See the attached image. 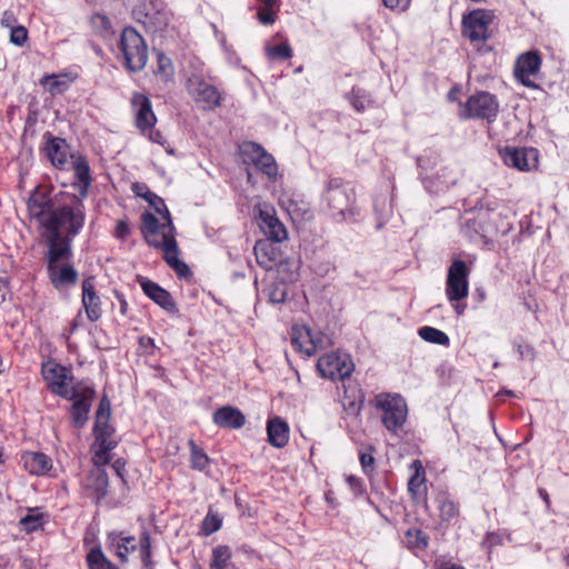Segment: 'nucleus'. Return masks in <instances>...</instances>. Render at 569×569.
<instances>
[{
    "label": "nucleus",
    "instance_id": "obj_1",
    "mask_svg": "<svg viewBox=\"0 0 569 569\" xmlns=\"http://www.w3.org/2000/svg\"><path fill=\"white\" fill-rule=\"evenodd\" d=\"M142 233L148 244L162 251L166 262L180 276L189 273L188 266L178 258V243L169 210L161 219L152 213L142 216Z\"/></svg>",
    "mask_w": 569,
    "mask_h": 569
},
{
    "label": "nucleus",
    "instance_id": "obj_2",
    "mask_svg": "<svg viewBox=\"0 0 569 569\" xmlns=\"http://www.w3.org/2000/svg\"><path fill=\"white\" fill-rule=\"evenodd\" d=\"M322 199L336 221L351 222L360 216L353 188L339 179L329 181Z\"/></svg>",
    "mask_w": 569,
    "mask_h": 569
},
{
    "label": "nucleus",
    "instance_id": "obj_3",
    "mask_svg": "<svg viewBox=\"0 0 569 569\" xmlns=\"http://www.w3.org/2000/svg\"><path fill=\"white\" fill-rule=\"evenodd\" d=\"M81 197L72 196L70 201L53 210L46 219V229L52 232L66 231L74 237L82 229L86 220L84 207Z\"/></svg>",
    "mask_w": 569,
    "mask_h": 569
},
{
    "label": "nucleus",
    "instance_id": "obj_4",
    "mask_svg": "<svg viewBox=\"0 0 569 569\" xmlns=\"http://www.w3.org/2000/svg\"><path fill=\"white\" fill-rule=\"evenodd\" d=\"M470 270L466 262L456 259L448 269L445 293L458 316L465 312L466 305L461 303L469 295Z\"/></svg>",
    "mask_w": 569,
    "mask_h": 569
},
{
    "label": "nucleus",
    "instance_id": "obj_5",
    "mask_svg": "<svg viewBox=\"0 0 569 569\" xmlns=\"http://www.w3.org/2000/svg\"><path fill=\"white\" fill-rule=\"evenodd\" d=\"M375 406L382 412V425L386 429L397 435L405 426L408 418V406L399 393L382 392L376 396Z\"/></svg>",
    "mask_w": 569,
    "mask_h": 569
},
{
    "label": "nucleus",
    "instance_id": "obj_6",
    "mask_svg": "<svg viewBox=\"0 0 569 569\" xmlns=\"http://www.w3.org/2000/svg\"><path fill=\"white\" fill-rule=\"evenodd\" d=\"M41 375L48 388L62 398L71 399L82 390L83 382L73 383L70 371L53 360L42 363Z\"/></svg>",
    "mask_w": 569,
    "mask_h": 569
},
{
    "label": "nucleus",
    "instance_id": "obj_7",
    "mask_svg": "<svg viewBox=\"0 0 569 569\" xmlns=\"http://www.w3.org/2000/svg\"><path fill=\"white\" fill-rule=\"evenodd\" d=\"M134 123L140 132L150 141L166 147V139L159 130L154 129L157 117L152 110L150 99L142 93H134L131 98Z\"/></svg>",
    "mask_w": 569,
    "mask_h": 569
},
{
    "label": "nucleus",
    "instance_id": "obj_8",
    "mask_svg": "<svg viewBox=\"0 0 569 569\" xmlns=\"http://www.w3.org/2000/svg\"><path fill=\"white\" fill-rule=\"evenodd\" d=\"M120 50L128 69L139 71L146 66L148 49L143 38L133 28H126L122 31Z\"/></svg>",
    "mask_w": 569,
    "mask_h": 569
},
{
    "label": "nucleus",
    "instance_id": "obj_9",
    "mask_svg": "<svg viewBox=\"0 0 569 569\" xmlns=\"http://www.w3.org/2000/svg\"><path fill=\"white\" fill-rule=\"evenodd\" d=\"M498 111L499 102L496 96L487 91H479L467 99L460 111V117L463 119L477 118L491 121L496 119Z\"/></svg>",
    "mask_w": 569,
    "mask_h": 569
},
{
    "label": "nucleus",
    "instance_id": "obj_10",
    "mask_svg": "<svg viewBox=\"0 0 569 569\" xmlns=\"http://www.w3.org/2000/svg\"><path fill=\"white\" fill-rule=\"evenodd\" d=\"M258 216V224L268 240L282 242L287 240L288 232L283 223L278 219L276 209L268 202H259L254 207Z\"/></svg>",
    "mask_w": 569,
    "mask_h": 569
},
{
    "label": "nucleus",
    "instance_id": "obj_11",
    "mask_svg": "<svg viewBox=\"0 0 569 569\" xmlns=\"http://www.w3.org/2000/svg\"><path fill=\"white\" fill-rule=\"evenodd\" d=\"M493 20L491 11L476 9L462 18V34L471 42H485L489 38V26Z\"/></svg>",
    "mask_w": 569,
    "mask_h": 569
},
{
    "label": "nucleus",
    "instance_id": "obj_12",
    "mask_svg": "<svg viewBox=\"0 0 569 569\" xmlns=\"http://www.w3.org/2000/svg\"><path fill=\"white\" fill-rule=\"evenodd\" d=\"M318 371L331 380L348 378L353 371V362L346 353H328L318 359Z\"/></svg>",
    "mask_w": 569,
    "mask_h": 569
},
{
    "label": "nucleus",
    "instance_id": "obj_13",
    "mask_svg": "<svg viewBox=\"0 0 569 569\" xmlns=\"http://www.w3.org/2000/svg\"><path fill=\"white\" fill-rule=\"evenodd\" d=\"M240 151L246 161L251 162L258 170L269 179H276L278 176V164L274 158L264 151L259 144L248 141L240 146Z\"/></svg>",
    "mask_w": 569,
    "mask_h": 569
},
{
    "label": "nucleus",
    "instance_id": "obj_14",
    "mask_svg": "<svg viewBox=\"0 0 569 569\" xmlns=\"http://www.w3.org/2000/svg\"><path fill=\"white\" fill-rule=\"evenodd\" d=\"M541 57L538 51H527L521 53L515 63V78L525 87L537 88L535 82L540 72Z\"/></svg>",
    "mask_w": 569,
    "mask_h": 569
},
{
    "label": "nucleus",
    "instance_id": "obj_15",
    "mask_svg": "<svg viewBox=\"0 0 569 569\" xmlns=\"http://www.w3.org/2000/svg\"><path fill=\"white\" fill-rule=\"evenodd\" d=\"M506 166L519 171H530L538 167L539 153L535 148L507 147L500 151Z\"/></svg>",
    "mask_w": 569,
    "mask_h": 569
},
{
    "label": "nucleus",
    "instance_id": "obj_16",
    "mask_svg": "<svg viewBox=\"0 0 569 569\" xmlns=\"http://www.w3.org/2000/svg\"><path fill=\"white\" fill-rule=\"evenodd\" d=\"M188 91L203 109L212 110L220 106L221 94L218 89L199 77L189 78Z\"/></svg>",
    "mask_w": 569,
    "mask_h": 569
},
{
    "label": "nucleus",
    "instance_id": "obj_17",
    "mask_svg": "<svg viewBox=\"0 0 569 569\" xmlns=\"http://www.w3.org/2000/svg\"><path fill=\"white\" fill-rule=\"evenodd\" d=\"M47 269L50 282L58 291L68 289L78 280V272L68 263L51 262L48 263Z\"/></svg>",
    "mask_w": 569,
    "mask_h": 569
},
{
    "label": "nucleus",
    "instance_id": "obj_18",
    "mask_svg": "<svg viewBox=\"0 0 569 569\" xmlns=\"http://www.w3.org/2000/svg\"><path fill=\"white\" fill-rule=\"evenodd\" d=\"M94 391L86 383H82L81 392H78L73 398L71 415L76 428H81L88 420V413L91 407V399Z\"/></svg>",
    "mask_w": 569,
    "mask_h": 569
},
{
    "label": "nucleus",
    "instance_id": "obj_19",
    "mask_svg": "<svg viewBox=\"0 0 569 569\" xmlns=\"http://www.w3.org/2000/svg\"><path fill=\"white\" fill-rule=\"evenodd\" d=\"M46 154L51 163L59 169H66L70 161L76 157L64 139L52 138L44 148Z\"/></svg>",
    "mask_w": 569,
    "mask_h": 569
},
{
    "label": "nucleus",
    "instance_id": "obj_20",
    "mask_svg": "<svg viewBox=\"0 0 569 569\" xmlns=\"http://www.w3.org/2000/svg\"><path fill=\"white\" fill-rule=\"evenodd\" d=\"M291 343L300 353L307 357L312 356L320 346V341L313 337L311 330L306 326L299 325L292 327Z\"/></svg>",
    "mask_w": 569,
    "mask_h": 569
},
{
    "label": "nucleus",
    "instance_id": "obj_21",
    "mask_svg": "<svg viewBox=\"0 0 569 569\" xmlns=\"http://www.w3.org/2000/svg\"><path fill=\"white\" fill-rule=\"evenodd\" d=\"M107 546L120 560L126 561L128 555L137 549L138 541L133 536L111 532L108 535Z\"/></svg>",
    "mask_w": 569,
    "mask_h": 569
},
{
    "label": "nucleus",
    "instance_id": "obj_22",
    "mask_svg": "<svg viewBox=\"0 0 569 569\" xmlns=\"http://www.w3.org/2000/svg\"><path fill=\"white\" fill-rule=\"evenodd\" d=\"M213 422L220 428L239 429L246 423V417L239 409L224 406L214 411Z\"/></svg>",
    "mask_w": 569,
    "mask_h": 569
},
{
    "label": "nucleus",
    "instance_id": "obj_23",
    "mask_svg": "<svg viewBox=\"0 0 569 569\" xmlns=\"http://www.w3.org/2000/svg\"><path fill=\"white\" fill-rule=\"evenodd\" d=\"M257 263L266 270L277 266L280 252L269 240H259L253 247Z\"/></svg>",
    "mask_w": 569,
    "mask_h": 569
},
{
    "label": "nucleus",
    "instance_id": "obj_24",
    "mask_svg": "<svg viewBox=\"0 0 569 569\" xmlns=\"http://www.w3.org/2000/svg\"><path fill=\"white\" fill-rule=\"evenodd\" d=\"M82 306L90 321H97L101 317L100 299L97 296L90 279L82 282Z\"/></svg>",
    "mask_w": 569,
    "mask_h": 569
},
{
    "label": "nucleus",
    "instance_id": "obj_25",
    "mask_svg": "<svg viewBox=\"0 0 569 569\" xmlns=\"http://www.w3.org/2000/svg\"><path fill=\"white\" fill-rule=\"evenodd\" d=\"M74 171L76 183L79 197L84 198L91 184L90 167L86 158L76 156L70 163Z\"/></svg>",
    "mask_w": 569,
    "mask_h": 569
},
{
    "label": "nucleus",
    "instance_id": "obj_26",
    "mask_svg": "<svg viewBox=\"0 0 569 569\" xmlns=\"http://www.w3.org/2000/svg\"><path fill=\"white\" fill-rule=\"evenodd\" d=\"M21 460L24 469L34 476H44L52 468L51 459L42 452H24Z\"/></svg>",
    "mask_w": 569,
    "mask_h": 569
},
{
    "label": "nucleus",
    "instance_id": "obj_27",
    "mask_svg": "<svg viewBox=\"0 0 569 569\" xmlns=\"http://www.w3.org/2000/svg\"><path fill=\"white\" fill-rule=\"evenodd\" d=\"M108 485L107 473L98 468L90 472L86 482V490L88 496L98 502L106 497Z\"/></svg>",
    "mask_w": 569,
    "mask_h": 569
},
{
    "label": "nucleus",
    "instance_id": "obj_28",
    "mask_svg": "<svg viewBox=\"0 0 569 569\" xmlns=\"http://www.w3.org/2000/svg\"><path fill=\"white\" fill-rule=\"evenodd\" d=\"M268 441L274 448H283L289 441V426L280 417L268 420L267 423Z\"/></svg>",
    "mask_w": 569,
    "mask_h": 569
},
{
    "label": "nucleus",
    "instance_id": "obj_29",
    "mask_svg": "<svg viewBox=\"0 0 569 569\" xmlns=\"http://www.w3.org/2000/svg\"><path fill=\"white\" fill-rule=\"evenodd\" d=\"M28 211L30 216L39 221L46 228V219H49L51 210L48 197L42 192H34L28 200Z\"/></svg>",
    "mask_w": 569,
    "mask_h": 569
},
{
    "label": "nucleus",
    "instance_id": "obj_30",
    "mask_svg": "<svg viewBox=\"0 0 569 569\" xmlns=\"http://www.w3.org/2000/svg\"><path fill=\"white\" fill-rule=\"evenodd\" d=\"M140 286L143 292L153 300L157 305L162 307L166 310H172L174 308V303L167 290L161 288L153 281L142 279L140 281Z\"/></svg>",
    "mask_w": 569,
    "mask_h": 569
},
{
    "label": "nucleus",
    "instance_id": "obj_31",
    "mask_svg": "<svg viewBox=\"0 0 569 569\" xmlns=\"http://www.w3.org/2000/svg\"><path fill=\"white\" fill-rule=\"evenodd\" d=\"M110 419V402L103 398L100 401L99 408L96 413L94 421V436L96 439L112 438V428L109 426Z\"/></svg>",
    "mask_w": 569,
    "mask_h": 569
},
{
    "label": "nucleus",
    "instance_id": "obj_32",
    "mask_svg": "<svg viewBox=\"0 0 569 569\" xmlns=\"http://www.w3.org/2000/svg\"><path fill=\"white\" fill-rule=\"evenodd\" d=\"M412 475L408 481V491L417 499L426 492V472L420 460H413L410 465Z\"/></svg>",
    "mask_w": 569,
    "mask_h": 569
},
{
    "label": "nucleus",
    "instance_id": "obj_33",
    "mask_svg": "<svg viewBox=\"0 0 569 569\" xmlns=\"http://www.w3.org/2000/svg\"><path fill=\"white\" fill-rule=\"evenodd\" d=\"M458 178L459 172L456 168L443 167L436 173L435 180L429 181L430 184H428L427 188L438 192L455 186Z\"/></svg>",
    "mask_w": 569,
    "mask_h": 569
},
{
    "label": "nucleus",
    "instance_id": "obj_34",
    "mask_svg": "<svg viewBox=\"0 0 569 569\" xmlns=\"http://www.w3.org/2000/svg\"><path fill=\"white\" fill-rule=\"evenodd\" d=\"M117 442L112 438L96 439L92 450V461L96 466H104L109 463L111 457L110 452L116 447Z\"/></svg>",
    "mask_w": 569,
    "mask_h": 569
},
{
    "label": "nucleus",
    "instance_id": "obj_35",
    "mask_svg": "<svg viewBox=\"0 0 569 569\" xmlns=\"http://www.w3.org/2000/svg\"><path fill=\"white\" fill-rule=\"evenodd\" d=\"M296 279V270L290 271L287 277H281V281H272L264 289L268 299L271 303H281L287 297L286 281H293Z\"/></svg>",
    "mask_w": 569,
    "mask_h": 569
},
{
    "label": "nucleus",
    "instance_id": "obj_36",
    "mask_svg": "<svg viewBox=\"0 0 569 569\" xmlns=\"http://www.w3.org/2000/svg\"><path fill=\"white\" fill-rule=\"evenodd\" d=\"M70 254V246L60 239L59 234H54L50 239L48 263H62V260Z\"/></svg>",
    "mask_w": 569,
    "mask_h": 569
},
{
    "label": "nucleus",
    "instance_id": "obj_37",
    "mask_svg": "<svg viewBox=\"0 0 569 569\" xmlns=\"http://www.w3.org/2000/svg\"><path fill=\"white\" fill-rule=\"evenodd\" d=\"M40 83L51 94H59L69 88L71 83V78L68 74H49L44 76L41 79Z\"/></svg>",
    "mask_w": 569,
    "mask_h": 569
},
{
    "label": "nucleus",
    "instance_id": "obj_38",
    "mask_svg": "<svg viewBox=\"0 0 569 569\" xmlns=\"http://www.w3.org/2000/svg\"><path fill=\"white\" fill-rule=\"evenodd\" d=\"M279 204L292 218H295V217H297V218L298 217H303L306 213H308V207H307V204L303 201L293 200L287 193H282L279 197Z\"/></svg>",
    "mask_w": 569,
    "mask_h": 569
},
{
    "label": "nucleus",
    "instance_id": "obj_39",
    "mask_svg": "<svg viewBox=\"0 0 569 569\" xmlns=\"http://www.w3.org/2000/svg\"><path fill=\"white\" fill-rule=\"evenodd\" d=\"M418 335L421 339H423L427 342L440 345V346H448L449 345V337L441 330L436 329L433 327H421L418 330Z\"/></svg>",
    "mask_w": 569,
    "mask_h": 569
},
{
    "label": "nucleus",
    "instance_id": "obj_40",
    "mask_svg": "<svg viewBox=\"0 0 569 569\" xmlns=\"http://www.w3.org/2000/svg\"><path fill=\"white\" fill-rule=\"evenodd\" d=\"M190 447V462L191 467L196 470L202 471L209 463L208 456L200 449L193 440L189 441Z\"/></svg>",
    "mask_w": 569,
    "mask_h": 569
},
{
    "label": "nucleus",
    "instance_id": "obj_41",
    "mask_svg": "<svg viewBox=\"0 0 569 569\" xmlns=\"http://www.w3.org/2000/svg\"><path fill=\"white\" fill-rule=\"evenodd\" d=\"M405 543L409 549L423 550L428 541L426 535L419 529H409L405 535Z\"/></svg>",
    "mask_w": 569,
    "mask_h": 569
},
{
    "label": "nucleus",
    "instance_id": "obj_42",
    "mask_svg": "<svg viewBox=\"0 0 569 569\" xmlns=\"http://www.w3.org/2000/svg\"><path fill=\"white\" fill-rule=\"evenodd\" d=\"M231 558L230 548L227 546H219L212 551L211 568L213 569H227L229 560Z\"/></svg>",
    "mask_w": 569,
    "mask_h": 569
},
{
    "label": "nucleus",
    "instance_id": "obj_43",
    "mask_svg": "<svg viewBox=\"0 0 569 569\" xmlns=\"http://www.w3.org/2000/svg\"><path fill=\"white\" fill-rule=\"evenodd\" d=\"M174 72V68L172 61L164 53H158L157 56V67L156 74L160 77L163 81L169 80Z\"/></svg>",
    "mask_w": 569,
    "mask_h": 569
},
{
    "label": "nucleus",
    "instance_id": "obj_44",
    "mask_svg": "<svg viewBox=\"0 0 569 569\" xmlns=\"http://www.w3.org/2000/svg\"><path fill=\"white\" fill-rule=\"evenodd\" d=\"M87 561L90 569H112L111 562L100 548L92 549L87 556Z\"/></svg>",
    "mask_w": 569,
    "mask_h": 569
},
{
    "label": "nucleus",
    "instance_id": "obj_45",
    "mask_svg": "<svg viewBox=\"0 0 569 569\" xmlns=\"http://www.w3.org/2000/svg\"><path fill=\"white\" fill-rule=\"evenodd\" d=\"M266 54L271 60H287L291 58L292 50L288 43H281L278 46H267Z\"/></svg>",
    "mask_w": 569,
    "mask_h": 569
},
{
    "label": "nucleus",
    "instance_id": "obj_46",
    "mask_svg": "<svg viewBox=\"0 0 569 569\" xmlns=\"http://www.w3.org/2000/svg\"><path fill=\"white\" fill-rule=\"evenodd\" d=\"M222 525V518L217 515L212 513L211 511L208 512V515L204 517L202 525H201V532L204 536H210L218 531L221 528Z\"/></svg>",
    "mask_w": 569,
    "mask_h": 569
},
{
    "label": "nucleus",
    "instance_id": "obj_47",
    "mask_svg": "<svg viewBox=\"0 0 569 569\" xmlns=\"http://www.w3.org/2000/svg\"><path fill=\"white\" fill-rule=\"evenodd\" d=\"M440 518L445 522H451L458 517V508L451 500L443 499L439 505Z\"/></svg>",
    "mask_w": 569,
    "mask_h": 569
},
{
    "label": "nucleus",
    "instance_id": "obj_48",
    "mask_svg": "<svg viewBox=\"0 0 569 569\" xmlns=\"http://www.w3.org/2000/svg\"><path fill=\"white\" fill-rule=\"evenodd\" d=\"M349 100L357 111H363L368 102L366 93L360 89H352Z\"/></svg>",
    "mask_w": 569,
    "mask_h": 569
},
{
    "label": "nucleus",
    "instance_id": "obj_49",
    "mask_svg": "<svg viewBox=\"0 0 569 569\" xmlns=\"http://www.w3.org/2000/svg\"><path fill=\"white\" fill-rule=\"evenodd\" d=\"M138 194L142 196L151 206H153L154 209L157 210V212L161 214V217L163 216L166 210H168L163 200L160 197H158L156 193H153L151 191H147L144 194H142L140 192H138Z\"/></svg>",
    "mask_w": 569,
    "mask_h": 569
},
{
    "label": "nucleus",
    "instance_id": "obj_50",
    "mask_svg": "<svg viewBox=\"0 0 569 569\" xmlns=\"http://www.w3.org/2000/svg\"><path fill=\"white\" fill-rule=\"evenodd\" d=\"M10 30V41L16 46H23L28 39L27 29L22 26H16Z\"/></svg>",
    "mask_w": 569,
    "mask_h": 569
},
{
    "label": "nucleus",
    "instance_id": "obj_51",
    "mask_svg": "<svg viewBox=\"0 0 569 569\" xmlns=\"http://www.w3.org/2000/svg\"><path fill=\"white\" fill-rule=\"evenodd\" d=\"M41 518L39 515H28L20 520L23 530L31 532L41 526Z\"/></svg>",
    "mask_w": 569,
    "mask_h": 569
},
{
    "label": "nucleus",
    "instance_id": "obj_52",
    "mask_svg": "<svg viewBox=\"0 0 569 569\" xmlns=\"http://www.w3.org/2000/svg\"><path fill=\"white\" fill-rule=\"evenodd\" d=\"M91 24L98 31H107L110 29L111 23L107 16L102 13H96L91 17Z\"/></svg>",
    "mask_w": 569,
    "mask_h": 569
},
{
    "label": "nucleus",
    "instance_id": "obj_53",
    "mask_svg": "<svg viewBox=\"0 0 569 569\" xmlns=\"http://www.w3.org/2000/svg\"><path fill=\"white\" fill-rule=\"evenodd\" d=\"M139 545H140L141 558L143 560V562L146 565H148V561L151 556V542H150V537L147 532H143L142 537L139 540Z\"/></svg>",
    "mask_w": 569,
    "mask_h": 569
},
{
    "label": "nucleus",
    "instance_id": "obj_54",
    "mask_svg": "<svg viewBox=\"0 0 569 569\" xmlns=\"http://www.w3.org/2000/svg\"><path fill=\"white\" fill-rule=\"evenodd\" d=\"M372 447L368 449V451L360 452V463L366 473H369L373 470L375 458L372 456Z\"/></svg>",
    "mask_w": 569,
    "mask_h": 569
},
{
    "label": "nucleus",
    "instance_id": "obj_55",
    "mask_svg": "<svg viewBox=\"0 0 569 569\" xmlns=\"http://www.w3.org/2000/svg\"><path fill=\"white\" fill-rule=\"evenodd\" d=\"M277 10L261 7L258 11V19L262 24H271L276 21Z\"/></svg>",
    "mask_w": 569,
    "mask_h": 569
},
{
    "label": "nucleus",
    "instance_id": "obj_56",
    "mask_svg": "<svg viewBox=\"0 0 569 569\" xmlns=\"http://www.w3.org/2000/svg\"><path fill=\"white\" fill-rule=\"evenodd\" d=\"M382 1H383V4L387 8H389L390 10L399 11V12L406 11L409 8L410 2H411V0H382Z\"/></svg>",
    "mask_w": 569,
    "mask_h": 569
},
{
    "label": "nucleus",
    "instance_id": "obj_57",
    "mask_svg": "<svg viewBox=\"0 0 569 569\" xmlns=\"http://www.w3.org/2000/svg\"><path fill=\"white\" fill-rule=\"evenodd\" d=\"M500 543H501V537L493 532L487 533V536L485 537V539L482 541V546L488 549H491L493 546H497Z\"/></svg>",
    "mask_w": 569,
    "mask_h": 569
},
{
    "label": "nucleus",
    "instance_id": "obj_58",
    "mask_svg": "<svg viewBox=\"0 0 569 569\" xmlns=\"http://www.w3.org/2000/svg\"><path fill=\"white\" fill-rule=\"evenodd\" d=\"M16 22H17V19H16V16L13 12L4 11L2 13V17H1V26L2 27L11 29V28L16 27Z\"/></svg>",
    "mask_w": 569,
    "mask_h": 569
},
{
    "label": "nucleus",
    "instance_id": "obj_59",
    "mask_svg": "<svg viewBox=\"0 0 569 569\" xmlns=\"http://www.w3.org/2000/svg\"><path fill=\"white\" fill-rule=\"evenodd\" d=\"M498 201L491 198H483L480 201V210H486L488 212L495 211L498 208Z\"/></svg>",
    "mask_w": 569,
    "mask_h": 569
},
{
    "label": "nucleus",
    "instance_id": "obj_60",
    "mask_svg": "<svg viewBox=\"0 0 569 569\" xmlns=\"http://www.w3.org/2000/svg\"><path fill=\"white\" fill-rule=\"evenodd\" d=\"M129 233V226L126 221L117 222L114 234L117 238L124 239Z\"/></svg>",
    "mask_w": 569,
    "mask_h": 569
},
{
    "label": "nucleus",
    "instance_id": "obj_61",
    "mask_svg": "<svg viewBox=\"0 0 569 569\" xmlns=\"http://www.w3.org/2000/svg\"><path fill=\"white\" fill-rule=\"evenodd\" d=\"M346 480H347V482H348V485H349L350 489L352 490V492H353L355 495H359V493H361V491H362L361 482H360V480H359L357 477H355V476H348V477L346 478Z\"/></svg>",
    "mask_w": 569,
    "mask_h": 569
},
{
    "label": "nucleus",
    "instance_id": "obj_62",
    "mask_svg": "<svg viewBox=\"0 0 569 569\" xmlns=\"http://www.w3.org/2000/svg\"><path fill=\"white\" fill-rule=\"evenodd\" d=\"M361 402L362 401H361V397L360 396L358 398L355 397V399L349 402V407L358 412L360 410V408H361Z\"/></svg>",
    "mask_w": 569,
    "mask_h": 569
},
{
    "label": "nucleus",
    "instance_id": "obj_63",
    "mask_svg": "<svg viewBox=\"0 0 569 569\" xmlns=\"http://www.w3.org/2000/svg\"><path fill=\"white\" fill-rule=\"evenodd\" d=\"M260 1L262 2L263 8H272L276 10L278 8L279 0H260Z\"/></svg>",
    "mask_w": 569,
    "mask_h": 569
},
{
    "label": "nucleus",
    "instance_id": "obj_64",
    "mask_svg": "<svg viewBox=\"0 0 569 569\" xmlns=\"http://www.w3.org/2000/svg\"><path fill=\"white\" fill-rule=\"evenodd\" d=\"M443 569H465L463 567L459 566V565H449L447 566L446 568Z\"/></svg>",
    "mask_w": 569,
    "mask_h": 569
}]
</instances>
